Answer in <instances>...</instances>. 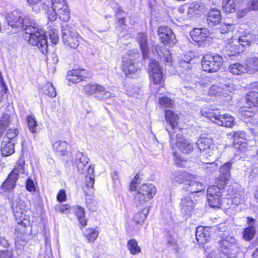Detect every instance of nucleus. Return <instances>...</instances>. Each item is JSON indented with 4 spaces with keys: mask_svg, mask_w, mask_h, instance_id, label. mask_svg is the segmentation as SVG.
<instances>
[{
    "mask_svg": "<svg viewBox=\"0 0 258 258\" xmlns=\"http://www.w3.org/2000/svg\"><path fill=\"white\" fill-rule=\"evenodd\" d=\"M23 29L25 33V39L30 44L37 46L43 54H47L48 44L45 32L32 17L27 21Z\"/></svg>",
    "mask_w": 258,
    "mask_h": 258,
    "instance_id": "nucleus-1",
    "label": "nucleus"
},
{
    "mask_svg": "<svg viewBox=\"0 0 258 258\" xmlns=\"http://www.w3.org/2000/svg\"><path fill=\"white\" fill-rule=\"evenodd\" d=\"M255 39V35L249 30H245L240 32L238 40H232L227 42L224 45L222 51L225 55L228 56L235 55L250 46Z\"/></svg>",
    "mask_w": 258,
    "mask_h": 258,
    "instance_id": "nucleus-2",
    "label": "nucleus"
},
{
    "mask_svg": "<svg viewBox=\"0 0 258 258\" xmlns=\"http://www.w3.org/2000/svg\"><path fill=\"white\" fill-rule=\"evenodd\" d=\"M52 9L48 10L47 15L50 21H54L57 16L64 21L70 19V10L65 0H51Z\"/></svg>",
    "mask_w": 258,
    "mask_h": 258,
    "instance_id": "nucleus-3",
    "label": "nucleus"
},
{
    "mask_svg": "<svg viewBox=\"0 0 258 258\" xmlns=\"http://www.w3.org/2000/svg\"><path fill=\"white\" fill-rule=\"evenodd\" d=\"M178 176L175 180L179 183H183V189L189 192L190 194L197 193L202 191L205 189V185L195 179V177L187 173H178Z\"/></svg>",
    "mask_w": 258,
    "mask_h": 258,
    "instance_id": "nucleus-4",
    "label": "nucleus"
},
{
    "mask_svg": "<svg viewBox=\"0 0 258 258\" xmlns=\"http://www.w3.org/2000/svg\"><path fill=\"white\" fill-rule=\"evenodd\" d=\"M219 251L228 258H235L240 252L237 240L232 236H227L218 242Z\"/></svg>",
    "mask_w": 258,
    "mask_h": 258,
    "instance_id": "nucleus-5",
    "label": "nucleus"
},
{
    "mask_svg": "<svg viewBox=\"0 0 258 258\" xmlns=\"http://www.w3.org/2000/svg\"><path fill=\"white\" fill-rule=\"evenodd\" d=\"M156 193V188L152 184L142 185L135 196L137 207L144 206L146 203L152 199Z\"/></svg>",
    "mask_w": 258,
    "mask_h": 258,
    "instance_id": "nucleus-6",
    "label": "nucleus"
},
{
    "mask_svg": "<svg viewBox=\"0 0 258 258\" xmlns=\"http://www.w3.org/2000/svg\"><path fill=\"white\" fill-rule=\"evenodd\" d=\"M62 39L64 44L70 48L75 49L79 45L82 38L67 23L62 24Z\"/></svg>",
    "mask_w": 258,
    "mask_h": 258,
    "instance_id": "nucleus-7",
    "label": "nucleus"
},
{
    "mask_svg": "<svg viewBox=\"0 0 258 258\" xmlns=\"http://www.w3.org/2000/svg\"><path fill=\"white\" fill-rule=\"evenodd\" d=\"M11 208L18 224H23V221L28 218L26 213L27 212L28 208L26 206L25 203L18 196H15L11 202Z\"/></svg>",
    "mask_w": 258,
    "mask_h": 258,
    "instance_id": "nucleus-8",
    "label": "nucleus"
},
{
    "mask_svg": "<svg viewBox=\"0 0 258 258\" xmlns=\"http://www.w3.org/2000/svg\"><path fill=\"white\" fill-rule=\"evenodd\" d=\"M203 70L210 73L218 72L223 64V58L219 55L206 54L201 62Z\"/></svg>",
    "mask_w": 258,
    "mask_h": 258,
    "instance_id": "nucleus-9",
    "label": "nucleus"
},
{
    "mask_svg": "<svg viewBox=\"0 0 258 258\" xmlns=\"http://www.w3.org/2000/svg\"><path fill=\"white\" fill-rule=\"evenodd\" d=\"M30 18V16H25L23 13L18 10L12 12L6 17L8 25L13 29H15L14 33L23 29L24 25L27 23V21H29Z\"/></svg>",
    "mask_w": 258,
    "mask_h": 258,
    "instance_id": "nucleus-10",
    "label": "nucleus"
},
{
    "mask_svg": "<svg viewBox=\"0 0 258 258\" xmlns=\"http://www.w3.org/2000/svg\"><path fill=\"white\" fill-rule=\"evenodd\" d=\"M165 120L168 124L166 130L168 132L171 144L174 142L173 135L175 133L180 131V128L178 126L179 115L171 110H166L165 113Z\"/></svg>",
    "mask_w": 258,
    "mask_h": 258,
    "instance_id": "nucleus-11",
    "label": "nucleus"
},
{
    "mask_svg": "<svg viewBox=\"0 0 258 258\" xmlns=\"http://www.w3.org/2000/svg\"><path fill=\"white\" fill-rule=\"evenodd\" d=\"M224 188L219 185H211L208 188L207 199L211 207L220 208Z\"/></svg>",
    "mask_w": 258,
    "mask_h": 258,
    "instance_id": "nucleus-12",
    "label": "nucleus"
},
{
    "mask_svg": "<svg viewBox=\"0 0 258 258\" xmlns=\"http://www.w3.org/2000/svg\"><path fill=\"white\" fill-rule=\"evenodd\" d=\"M158 35L161 42L164 45L172 46L175 44L177 40L172 30L169 27L163 26L158 29Z\"/></svg>",
    "mask_w": 258,
    "mask_h": 258,
    "instance_id": "nucleus-13",
    "label": "nucleus"
},
{
    "mask_svg": "<svg viewBox=\"0 0 258 258\" xmlns=\"http://www.w3.org/2000/svg\"><path fill=\"white\" fill-rule=\"evenodd\" d=\"M149 73L150 80L155 85H161L164 82L163 72L159 63L155 60H151L149 64Z\"/></svg>",
    "mask_w": 258,
    "mask_h": 258,
    "instance_id": "nucleus-14",
    "label": "nucleus"
},
{
    "mask_svg": "<svg viewBox=\"0 0 258 258\" xmlns=\"http://www.w3.org/2000/svg\"><path fill=\"white\" fill-rule=\"evenodd\" d=\"M176 146L184 154H188L194 150V145L191 141L179 133L176 134Z\"/></svg>",
    "mask_w": 258,
    "mask_h": 258,
    "instance_id": "nucleus-15",
    "label": "nucleus"
},
{
    "mask_svg": "<svg viewBox=\"0 0 258 258\" xmlns=\"http://www.w3.org/2000/svg\"><path fill=\"white\" fill-rule=\"evenodd\" d=\"M90 72L85 70H73L68 72L67 79L73 83H78L84 79L90 77Z\"/></svg>",
    "mask_w": 258,
    "mask_h": 258,
    "instance_id": "nucleus-16",
    "label": "nucleus"
},
{
    "mask_svg": "<svg viewBox=\"0 0 258 258\" xmlns=\"http://www.w3.org/2000/svg\"><path fill=\"white\" fill-rule=\"evenodd\" d=\"M131 54H127L122 56V70L126 75L134 73L139 68L135 66V61Z\"/></svg>",
    "mask_w": 258,
    "mask_h": 258,
    "instance_id": "nucleus-17",
    "label": "nucleus"
},
{
    "mask_svg": "<svg viewBox=\"0 0 258 258\" xmlns=\"http://www.w3.org/2000/svg\"><path fill=\"white\" fill-rule=\"evenodd\" d=\"M195 203L191 197L188 196L181 199L180 204L181 213L184 215L190 216L195 208Z\"/></svg>",
    "mask_w": 258,
    "mask_h": 258,
    "instance_id": "nucleus-18",
    "label": "nucleus"
},
{
    "mask_svg": "<svg viewBox=\"0 0 258 258\" xmlns=\"http://www.w3.org/2000/svg\"><path fill=\"white\" fill-rule=\"evenodd\" d=\"M232 163L227 162L225 163L220 168V175L219 177V183L218 185L224 187L227 181L229 179L231 176L230 169L231 168Z\"/></svg>",
    "mask_w": 258,
    "mask_h": 258,
    "instance_id": "nucleus-19",
    "label": "nucleus"
},
{
    "mask_svg": "<svg viewBox=\"0 0 258 258\" xmlns=\"http://www.w3.org/2000/svg\"><path fill=\"white\" fill-rule=\"evenodd\" d=\"M221 12L218 9H211L207 15V23L210 27L215 26L221 22Z\"/></svg>",
    "mask_w": 258,
    "mask_h": 258,
    "instance_id": "nucleus-20",
    "label": "nucleus"
},
{
    "mask_svg": "<svg viewBox=\"0 0 258 258\" xmlns=\"http://www.w3.org/2000/svg\"><path fill=\"white\" fill-rule=\"evenodd\" d=\"M196 236L199 244H204L209 241L211 234L208 228L200 226L197 228Z\"/></svg>",
    "mask_w": 258,
    "mask_h": 258,
    "instance_id": "nucleus-21",
    "label": "nucleus"
},
{
    "mask_svg": "<svg viewBox=\"0 0 258 258\" xmlns=\"http://www.w3.org/2000/svg\"><path fill=\"white\" fill-rule=\"evenodd\" d=\"M235 118L228 114L221 115L219 114L217 121L214 122L220 126L232 127L235 124Z\"/></svg>",
    "mask_w": 258,
    "mask_h": 258,
    "instance_id": "nucleus-22",
    "label": "nucleus"
},
{
    "mask_svg": "<svg viewBox=\"0 0 258 258\" xmlns=\"http://www.w3.org/2000/svg\"><path fill=\"white\" fill-rule=\"evenodd\" d=\"M137 41L140 45L143 57H147L149 47L147 35L143 33H139L137 37Z\"/></svg>",
    "mask_w": 258,
    "mask_h": 258,
    "instance_id": "nucleus-23",
    "label": "nucleus"
},
{
    "mask_svg": "<svg viewBox=\"0 0 258 258\" xmlns=\"http://www.w3.org/2000/svg\"><path fill=\"white\" fill-rule=\"evenodd\" d=\"M208 31L206 28H195L190 32L192 40L196 42L204 40L208 36Z\"/></svg>",
    "mask_w": 258,
    "mask_h": 258,
    "instance_id": "nucleus-24",
    "label": "nucleus"
},
{
    "mask_svg": "<svg viewBox=\"0 0 258 258\" xmlns=\"http://www.w3.org/2000/svg\"><path fill=\"white\" fill-rule=\"evenodd\" d=\"M18 179L17 177L10 173L7 179L2 184V189L4 191H11L15 187Z\"/></svg>",
    "mask_w": 258,
    "mask_h": 258,
    "instance_id": "nucleus-25",
    "label": "nucleus"
},
{
    "mask_svg": "<svg viewBox=\"0 0 258 258\" xmlns=\"http://www.w3.org/2000/svg\"><path fill=\"white\" fill-rule=\"evenodd\" d=\"M83 90L87 95H98L99 92L101 93L104 91V87L97 84H88L84 87Z\"/></svg>",
    "mask_w": 258,
    "mask_h": 258,
    "instance_id": "nucleus-26",
    "label": "nucleus"
},
{
    "mask_svg": "<svg viewBox=\"0 0 258 258\" xmlns=\"http://www.w3.org/2000/svg\"><path fill=\"white\" fill-rule=\"evenodd\" d=\"M212 143V140L206 137H201L197 142L196 144L201 151L209 153Z\"/></svg>",
    "mask_w": 258,
    "mask_h": 258,
    "instance_id": "nucleus-27",
    "label": "nucleus"
},
{
    "mask_svg": "<svg viewBox=\"0 0 258 258\" xmlns=\"http://www.w3.org/2000/svg\"><path fill=\"white\" fill-rule=\"evenodd\" d=\"M246 71L249 74H253L258 71V57L248 58L246 61Z\"/></svg>",
    "mask_w": 258,
    "mask_h": 258,
    "instance_id": "nucleus-28",
    "label": "nucleus"
},
{
    "mask_svg": "<svg viewBox=\"0 0 258 258\" xmlns=\"http://www.w3.org/2000/svg\"><path fill=\"white\" fill-rule=\"evenodd\" d=\"M15 152L14 143L11 141L3 140L1 146V153L3 156H8Z\"/></svg>",
    "mask_w": 258,
    "mask_h": 258,
    "instance_id": "nucleus-29",
    "label": "nucleus"
},
{
    "mask_svg": "<svg viewBox=\"0 0 258 258\" xmlns=\"http://www.w3.org/2000/svg\"><path fill=\"white\" fill-rule=\"evenodd\" d=\"M240 1L241 0H223V9L227 13H233Z\"/></svg>",
    "mask_w": 258,
    "mask_h": 258,
    "instance_id": "nucleus-30",
    "label": "nucleus"
},
{
    "mask_svg": "<svg viewBox=\"0 0 258 258\" xmlns=\"http://www.w3.org/2000/svg\"><path fill=\"white\" fill-rule=\"evenodd\" d=\"M89 158L81 152H77L76 154V162L77 164V168L79 171H83L84 167L89 162Z\"/></svg>",
    "mask_w": 258,
    "mask_h": 258,
    "instance_id": "nucleus-31",
    "label": "nucleus"
},
{
    "mask_svg": "<svg viewBox=\"0 0 258 258\" xmlns=\"http://www.w3.org/2000/svg\"><path fill=\"white\" fill-rule=\"evenodd\" d=\"M229 71L234 75H240L246 72L245 67L238 62L231 64L228 67Z\"/></svg>",
    "mask_w": 258,
    "mask_h": 258,
    "instance_id": "nucleus-32",
    "label": "nucleus"
},
{
    "mask_svg": "<svg viewBox=\"0 0 258 258\" xmlns=\"http://www.w3.org/2000/svg\"><path fill=\"white\" fill-rule=\"evenodd\" d=\"M24 165L25 161L23 158H20L11 173L19 178L20 175L24 173Z\"/></svg>",
    "mask_w": 258,
    "mask_h": 258,
    "instance_id": "nucleus-33",
    "label": "nucleus"
},
{
    "mask_svg": "<svg viewBox=\"0 0 258 258\" xmlns=\"http://www.w3.org/2000/svg\"><path fill=\"white\" fill-rule=\"evenodd\" d=\"M67 143L66 141H56L53 144V150L60 155H65L67 153Z\"/></svg>",
    "mask_w": 258,
    "mask_h": 258,
    "instance_id": "nucleus-34",
    "label": "nucleus"
},
{
    "mask_svg": "<svg viewBox=\"0 0 258 258\" xmlns=\"http://www.w3.org/2000/svg\"><path fill=\"white\" fill-rule=\"evenodd\" d=\"M201 114L214 122V121L217 120L219 112L218 110L213 111L209 108H204L201 110Z\"/></svg>",
    "mask_w": 258,
    "mask_h": 258,
    "instance_id": "nucleus-35",
    "label": "nucleus"
},
{
    "mask_svg": "<svg viewBox=\"0 0 258 258\" xmlns=\"http://www.w3.org/2000/svg\"><path fill=\"white\" fill-rule=\"evenodd\" d=\"M75 213L82 226H85L87 224V220L85 216V211L83 208L80 206H77L74 208Z\"/></svg>",
    "mask_w": 258,
    "mask_h": 258,
    "instance_id": "nucleus-36",
    "label": "nucleus"
},
{
    "mask_svg": "<svg viewBox=\"0 0 258 258\" xmlns=\"http://www.w3.org/2000/svg\"><path fill=\"white\" fill-rule=\"evenodd\" d=\"M202 168L206 174L210 175L214 173L217 169V164L214 161L211 162H204Z\"/></svg>",
    "mask_w": 258,
    "mask_h": 258,
    "instance_id": "nucleus-37",
    "label": "nucleus"
},
{
    "mask_svg": "<svg viewBox=\"0 0 258 258\" xmlns=\"http://www.w3.org/2000/svg\"><path fill=\"white\" fill-rule=\"evenodd\" d=\"M247 103L254 107H258V92L251 91L248 93L246 97Z\"/></svg>",
    "mask_w": 258,
    "mask_h": 258,
    "instance_id": "nucleus-38",
    "label": "nucleus"
},
{
    "mask_svg": "<svg viewBox=\"0 0 258 258\" xmlns=\"http://www.w3.org/2000/svg\"><path fill=\"white\" fill-rule=\"evenodd\" d=\"M149 212V209L145 208L143 209L142 212L137 213L134 217L135 222L138 224H142L146 218L147 215L148 214Z\"/></svg>",
    "mask_w": 258,
    "mask_h": 258,
    "instance_id": "nucleus-39",
    "label": "nucleus"
},
{
    "mask_svg": "<svg viewBox=\"0 0 258 258\" xmlns=\"http://www.w3.org/2000/svg\"><path fill=\"white\" fill-rule=\"evenodd\" d=\"M187 15L191 17L194 14H199L200 6L198 3H192L191 4H186Z\"/></svg>",
    "mask_w": 258,
    "mask_h": 258,
    "instance_id": "nucleus-40",
    "label": "nucleus"
},
{
    "mask_svg": "<svg viewBox=\"0 0 258 258\" xmlns=\"http://www.w3.org/2000/svg\"><path fill=\"white\" fill-rule=\"evenodd\" d=\"M255 234V228L253 226H249L246 228L243 232V237L247 241L251 240Z\"/></svg>",
    "mask_w": 258,
    "mask_h": 258,
    "instance_id": "nucleus-41",
    "label": "nucleus"
},
{
    "mask_svg": "<svg viewBox=\"0 0 258 258\" xmlns=\"http://www.w3.org/2000/svg\"><path fill=\"white\" fill-rule=\"evenodd\" d=\"M43 89L44 94L50 97H55L56 95L55 89L53 85L50 82L47 83L43 87Z\"/></svg>",
    "mask_w": 258,
    "mask_h": 258,
    "instance_id": "nucleus-42",
    "label": "nucleus"
},
{
    "mask_svg": "<svg viewBox=\"0 0 258 258\" xmlns=\"http://www.w3.org/2000/svg\"><path fill=\"white\" fill-rule=\"evenodd\" d=\"M127 247L133 254H135L141 251L140 247L138 246L137 242L134 239H131L128 241Z\"/></svg>",
    "mask_w": 258,
    "mask_h": 258,
    "instance_id": "nucleus-43",
    "label": "nucleus"
},
{
    "mask_svg": "<svg viewBox=\"0 0 258 258\" xmlns=\"http://www.w3.org/2000/svg\"><path fill=\"white\" fill-rule=\"evenodd\" d=\"M96 97L104 101H107L108 103H111L109 102V100H114L115 96H112L110 92L106 91L105 88H104V91L102 92H99L98 95H96Z\"/></svg>",
    "mask_w": 258,
    "mask_h": 258,
    "instance_id": "nucleus-44",
    "label": "nucleus"
},
{
    "mask_svg": "<svg viewBox=\"0 0 258 258\" xmlns=\"http://www.w3.org/2000/svg\"><path fill=\"white\" fill-rule=\"evenodd\" d=\"M10 116L4 114L2 116L0 120V134L2 133L7 127L9 123Z\"/></svg>",
    "mask_w": 258,
    "mask_h": 258,
    "instance_id": "nucleus-45",
    "label": "nucleus"
},
{
    "mask_svg": "<svg viewBox=\"0 0 258 258\" xmlns=\"http://www.w3.org/2000/svg\"><path fill=\"white\" fill-rule=\"evenodd\" d=\"M234 28V25L233 23L224 22L220 27V32L221 33L224 34L230 31H232Z\"/></svg>",
    "mask_w": 258,
    "mask_h": 258,
    "instance_id": "nucleus-46",
    "label": "nucleus"
},
{
    "mask_svg": "<svg viewBox=\"0 0 258 258\" xmlns=\"http://www.w3.org/2000/svg\"><path fill=\"white\" fill-rule=\"evenodd\" d=\"M223 93V89L217 85H212L209 90V94L212 96H219Z\"/></svg>",
    "mask_w": 258,
    "mask_h": 258,
    "instance_id": "nucleus-47",
    "label": "nucleus"
},
{
    "mask_svg": "<svg viewBox=\"0 0 258 258\" xmlns=\"http://www.w3.org/2000/svg\"><path fill=\"white\" fill-rule=\"evenodd\" d=\"M29 129L32 133H36V127L37 126L36 121L34 116H30L27 118Z\"/></svg>",
    "mask_w": 258,
    "mask_h": 258,
    "instance_id": "nucleus-48",
    "label": "nucleus"
},
{
    "mask_svg": "<svg viewBox=\"0 0 258 258\" xmlns=\"http://www.w3.org/2000/svg\"><path fill=\"white\" fill-rule=\"evenodd\" d=\"M18 132L15 128L9 129L6 134V137L4 138L3 140L11 141L12 142V140L16 137L18 135Z\"/></svg>",
    "mask_w": 258,
    "mask_h": 258,
    "instance_id": "nucleus-49",
    "label": "nucleus"
},
{
    "mask_svg": "<svg viewBox=\"0 0 258 258\" xmlns=\"http://www.w3.org/2000/svg\"><path fill=\"white\" fill-rule=\"evenodd\" d=\"M94 183V176L91 175L89 177L88 175L86 176V185L85 187H87L90 191H88V192L92 193L93 190Z\"/></svg>",
    "mask_w": 258,
    "mask_h": 258,
    "instance_id": "nucleus-50",
    "label": "nucleus"
},
{
    "mask_svg": "<svg viewBox=\"0 0 258 258\" xmlns=\"http://www.w3.org/2000/svg\"><path fill=\"white\" fill-rule=\"evenodd\" d=\"M55 210L62 214H67L70 212L71 208L68 205L58 204L55 206Z\"/></svg>",
    "mask_w": 258,
    "mask_h": 258,
    "instance_id": "nucleus-51",
    "label": "nucleus"
},
{
    "mask_svg": "<svg viewBox=\"0 0 258 258\" xmlns=\"http://www.w3.org/2000/svg\"><path fill=\"white\" fill-rule=\"evenodd\" d=\"M159 103L163 107H171L173 106V101L166 97L160 98Z\"/></svg>",
    "mask_w": 258,
    "mask_h": 258,
    "instance_id": "nucleus-52",
    "label": "nucleus"
},
{
    "mask_svg": "<svg viewBox=\"0 0 258 258\" xmlns=\"http://www.w3.org/2000/svg\"><path fill=\"white\" fill-rule=\"evenodd\" d=\"M141 182V178L140 177L139 174H137L132 179L130 184V190L135 191L137 189V185L140 184Z\"/></svg>",
    "mask_w": 258,
    "mask_h": 258,
    "instance_id": "nucleus-53",
    "label": "nucleus"
},
{
    "mask_svg": "<svg viewBox=\"0 0 258 258\" xmlns=\"http://www.w3.org/2000/svg\"><path fill=\"white\" fill-rule=\"evenodd\" d=\"M88 240L89 242H94L98 236V232L94 229H90L88 230Z\"/></svg>",
    "mask_w": 258,
    "mask_h": 258,
    "instance_id": "nucleus-54",
    "label": "nucleus"
},
{
    "mask_svg": "<svg viewBox=\"0 0 258 258\" xmlns=\"http://www.w3.org/2000/svg\"><path fill=\"white\" fill-rule=\"evenodd\" d=\"M191 59H189L187 60H181L179 62V65L181 68L182 69V71L183 72L184 71H187L189 70H190V69L192 67V66L190 63V61Z\"/></svg>",
    "mask_w": 258,
    "mask_h": 258,
    "instance_id": "nucleus-55",
    "label": "nucleus"
},
{
    "mask_svg": "<svg viewBox=\"0 0 258 258\" xmlns=\"http://www.w3.org/2000/svg\"><path fill=\"white\" fill-rule=\"evenodd\" d=\"M230 135H231L234 142H235L236 140H237L239 138L243 139L245 136V132L240 131H238L236 132L231 133Z\"/></svg>",
    "mask_w": 258,
    "mask_h": 258,
    "instance_id": "nucleus-56",
    "label": "nucleus"
},
{
    "mask_svg": "<svg viewBox=\"0 0 258 258\" xmlns=\"http://www.w3.org/2000/svg\"><path fill=\"white\" fill-rule=\"evenodd\" d=\"M49 38L52 42V43L54 44H56L58 42V36L57 33L55 32L54 30H50L49 32Z\"/></svg>",
    "mask_w": 258,
    "mask_h": 258,
    "instance_id": "nucleus-57",
    "label": "nucleus"
},
{
    "mask_svg": "<svg viewBox=\"0 0 258 258\" xmlns=\"http://www.w3.org/2000/svg\"><path fill=\"white\" fill-rule=\"evenodd\" d=\"M26 188L29 191H34L36 189L34 181L30 178L26 181Z\"/></svg>",
    "mask_w": 258,
    "mask_h": 258,
    "instance_id": "nucleus-58",
    "label": "nucleus"
},
{
    "mask_svg": "<svg viewBox=\"0 0 258 258\" xmlns=\"http://www.w3.org/2000/svg\"><path fill=\"white\" fill-rule=\"evenodd\" d=\"M57 200L59 202L66 201L67 199L66 191L63 189H60L57 195Z\"/></svg>",
    "mask_w": 258,
    "mask_h": 258,
    "instance_id": "nucleus-59",
    "label": "nucleus"
},
{
    "mask_svg": "<svg viewBox=\"0 0 258 258\" xmlns=\"http://www.w3.org/2000/svg\"><path fill=\"white\" fill-rule=\"evenodd\" d=\"M247 7L250 11L258 10V0H249Z\"/></svg>",
    "mask_w": 258,
    "mask_h": 258,
    "instance_id": "nucleus-60",
    "label": "nucleus"
},
{
    "mask_svg": "<svg viewBox=\"0 0 258 258\" xmlns=\"http://www.w3.org/2000/svg\"><path fill=\"white\" fill-rule=\"evenodd\" d=\"M223 91L224 90L226 92H232L234 90V86L233 84H223L222 85Z\"/></svg>",
    "mask_w": 258,
    "mask_h": 258,
    "instance_id": "nucleus-61",
    "label": "nucleus"
},
{
    "mask_svg": "<svg viewBox=\"0 0 258 258\" xmlns=\"http://www.w3.org/2000/svg\"><path fill=\"white\" fill-rule=\"evenodd\" d=\"M0 258H13L12 253L10 251H0Z\"/></svg>",
    "mask_w": 258,
    "mask_h": 258,
    "instance_id": "nucleus-62",
    "label": "nucleus"
},
{
    "mask_svg": "<svg viewBox=\"0 0 258 258\" xmlns=\"http://www.w3.org/2000/svg\"><path fill=\"white\" fill-rule=\"evenodd\" d=\"M167 243L168 245L170 246H176V240L170 235V234H169L167 236Z\"/></svg>",
    "mask_w": 258,
    "mask_h": 258,
    "instance_id": "nucleus-63",
    "label": "nucleus"
},
{
    "mask_svg": "<svg viewBox=\"0 0 258 258\" xmlns=\"http://www.w3.org/2000/svg\"><path fill=\"white\" fill-rule=\"evenodd\" d=\"M249 11H250V10H249L248 8L242 9L238 13V15L240 17H242L244 16Z\"/></svg>",
    "mask_w": 258,
    "mask_h": 258,
    "instance_id": "nucleus-64",
    "label": "nucleus"
}]
</instances>
